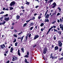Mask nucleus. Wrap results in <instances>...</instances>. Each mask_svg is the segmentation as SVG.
I'll return each mask as SVG.
<instances>
[{
  "label": "nucleus",
  "instance_id": "1",
  "mask_svg": "<svg viewBox=\"0 0 63 63\" xmlns=\"http://www.w3.org/2000/svg\"><path fill=\"white\" fill-rule=\"evenodd\" d=\"M59 47H62V43L61 42L59 41L58 42V44Z\"/></svg>",
  "mask_w": 63,
  "mask_h": 63
},
{
  "label": "nucleus",
  "instance_id": "2",
  "mask_svg": "<svg viewBox=\"0 0 63 63\" xmlns=\"http://www.w3.org/2000/svg\"><path fill=\"white\" fill-rule=\"evenodd\" d=\"M15 4H16V2H15V1H14L11 2L10 4V6H13L15 5Z\"/></svg>",
  "mask_w": 63,
  "mask_h": 63
},
{
  "label": "nucleus",
  "instance_id": "3",
  "mask_svg": "<svg viewBox=\"0 0 63 63\" xmlns=\"http://www.w3.org/2000/svg\"><path fill=\"white\" fill-rule=\"evenodd\" d=\"M18 59V58L17 57H13L12 61H14L15 60H17Z\"/></svg>",
  "mask_w": 63,
  "mask_h": 63
},
{
  "label": "nucleus",
  "instance_id": "4",
  "mask_svg": "<svg viewBox=\"0 0 63 63\" xmlns=\"http://www.w3.org/2000/svg\"><path fill=\"white\" fill-rule=\"evenodd\" d=\"M0 49H4V47H6L5 46V45L4 44L0 45Z\"/></svg>",
  "mask_w": 63,
  "mask_h": 63
},
{
  "label": "nucleus",
  "instance_id": "5",
  "mask_svg": "<svg viewBox=\"0 0 63 63\" xmlns=\"http://www.w3.org/2000/svg\"><path fill=\"white\" fill-rule=\"evenodd\" d=\"M52 5V8H54V7L56 6V3L55 2L53 3Z\"/></svg>",
  "mask_w": 63,
  "mask_h": 63
},
{
  "label": "nucleus",
  "instance_id": "6",
  "mask_svg": "<svg viewBox=\"0 0 63 63\" xmlns=\"http://www.w3.org/2000/svg\"><path fill=\"white\" fill-rule=\"evenodd\" d=\"M47 50V48H45L43 50V53L46 54Z\"/></svg>",
  "mask_w": 63,
  "mask_h": 63
},
{
  "label": "nucleus",
  "instance_id": "7",
  "mask_svg": "<svg viewBox=\"0 0 63 63\" xmlns=\"http://www.w3.org/2000/svg\"><path fill=\"white\" fill-rule=\"evenodd\" d=\"M39 37V36L38 35H36L35 37H34V40H36V39H37V38H38Z\"/></svg>",
  "mask_w": 63,
  "mask_h": 63
},
{
  "label": "nucleus",
  "instance_id": "8",
  "mask_svg": "<svg viewBox=\"0 0 63 63\" xmlns=\"http://www.w3.org/2000/svg\"><path fill=\"white\" fill-rule=\"evenodd\" d=\"M9 19H10L9 17H8L7 18L5 17L4 19L5 20V21H9Z\"/></svg>",
  "mask_w": 63,
  "mask_h": 63
},
{
  "label": "nucleus",
  "instance_id": "9",
  "mask_svg": "<svg viewBox=\"0 0 63 63\" xmlns=\"http://www.w3.org/2000/svg\"><path fill=\"white\" fill-rule=\"evenodd\" d=\"M24 37V36H23L22 37H21V38H18V39H21V42H22V40H23V37Z\"/></svg>",
  "mask_w": 63,
  "mask_h": 63
},
{
  "label": "nucleus",
  "instance_id": "10",
  "mask_svg": "<svg viewBox=\"0 0 63 63\" xmlns=\"http://www.w3.org/2000/svg\"><path fill=\"white\" fill-rule=\"evenodd\" d=\"M19 51H20V50H19V49H18V54L19 56H20L21 55V54L20 53V52H19Z\"/></svg>",
  "mask_w": 63,
  "mask_h": 63
},
{
  "label": "nucleus",
  "instance_id": "11",
  "mask_svg": "<svg viewBox=\"0 0 63 63\" xmlns=\"http://www.w3.org/2000/svg\"><path fill=\"white\" fill-rule=\"evenodd\" d=\"M6 23V22L5 21H4L3 22V23H1V22H0V25H2L3 24H4L5 23Z\"/></svg>",
  "mask_w": 63,
  "mask_h": 63
},
{
  "label": "nucleus",
  "instance_id": "12",
  "mask_svg": "<svg viewBox=\"0 0 63 63\" xmlns=\"http://www.w3.org/2000/svg\"><path fill=\"white\" fill-rule=\"evenodd\" d=\"M58 47L56 46L55 47V50H56L58 49Z\"/></svg>",
  "mask_w": 63,
  "mask_h": 63
},
{
  "label": "nucleus",
  "instance_id": "13",
  "mask_svg": "<svg viewBox=\"0 0 63 63\" xmlns=\"http://www.w3.org/2000/svg\"><path fill=\"white\" fill-rule=\"evenodd\" d=\"M52 59H57V57H52L51 58Z\"/></svg>",
  "mask_w": 63,
  "mask_h": 63
},
{
  "label": "nucleus",
  "instance_id": "14",
  "mask_svg": "<svg viewBox=\"0 0 63 63\" xmlns=\"http://www.w3.org/2000/svg\"><path fill=\"white\" fill-rule=\"evenodd\" d=\"M56 27V26H53V27H51L50 29H52L53 28H55Z\"/></svg>",
  "mask_w": 63,
  "mask_h": 63
},
{
  "label": "nucleus",
  "instance_id": "15",
  "mask_svg": "<svg viewBox=\"0 0 63 63\" xmlns=\"http://www.w3.org/2000/svg\"><path fill=\"white\" fill-rule=\"evenodd\" d=\"M49 14H47V15L45 17V18H48V17H49Z\"/></svg>",
  "mask_w": 63,
  "mask_h": 63
},
{
  "label": "nucleus",
  "instance_id": "16",
  "mask_svg": "<svg viewBox=\"0 0 63 63\" xmlns=\"http://www.w3.org/2000/svg\"><path fill=\"white\" fill-rule=\"evenodd\" d=\"M34 25V23H33V22L31 23L30 24V26H33Z\"/></svg>",
  "mask_w": 63,
  "mask_h": 63
},
{
  "label": "nucleus",
  "instance_id": "17",
  "mask_svg": "<svg viewBox=\"0 0 63 63\" xmlns=\"http://www.w3.org/2000/svg\"><path fill=\"white\" fill-rule=\"evenodd\" d=\"M53 1V0H49V1H48V3H51Z\"/></svg>",
  "mask_w": 63,
  "mask_h": 63
},
{
  "label": "nucleus",
  "instance_id": "18",
  "mask_svg": "<svg viewBox=\"0 0 63 63\" xmlns=\"http://www.w3.org/2000/svg\"><path fill=\"white\" fill-rule=\"evenodd\" d=\"M45 22H48L49 21V20L48 19H45Z\"/></svg>",
  "mask_w": 63,
  "mask_h": 63
},
{
  "label": "nucleus",
  "instance_id": "19",
  "mask_svg": "<svg viewBox=\"0 0 63 63\" xmlns=\"http://www.w3.org/2000/svg\"><path fill=\"white\" fill-rule=\"evenodd\" d=\"M20 18V16H19L18 15H17L16 16V18L17 19H18Z\"/></svg>",
  "mask_w": 63,
  "mask_h": 63
},
{
  "label": "nucleus",
  "instance_id": "20",
  "mask_svg": "<svg viewBox=\"0 0 63 63\" xmlns=\"http://www.w3.org/2000/svg\"><path fill=\"white\" fill-rule=\"evenodd\" d=\"M10 52H12L14 50V49H13V47H12L10 49Z\"/></svg>",
  "mask_w": 63,
  "mask_h": 63
},
{
  "label": "nucleus",
  "instance_id": "21",
  "mask_svg": "<svg viewBox=\"0 0 63 63\" xmlns=\"http://www.w3.org/2000/svg\"><path fill=\"white\" fill-rule=\"evenodd\" d=\"M21 50L22 52H24V49L23 48V47H22V48H21Z\"/></svg>",
  "mask_w": 63,
  "mask_h": 63
},
{
  "label": "nucleus",
  "instance_id": "22",
  "mask_svg": "<svg viewBox=\"0 0 63 63\" xmlns=\"http://www.w3.org/2000/svg\"><path fill=\"white\" fill-rule=\"evenodd\" d=\"M58 33L60 35L61 34V32L60 31H59L58 32Z\"/></svg>",
  "mask_w": 63,
  "mask_h": 63
},
{
  "label": "nucleus",
  "instance_id": "23",
  "mask_svg": "<svg viewBox=\"0 0 63 63\" xmlns=\"http://www.w3.org/2000/svg\"><path fill=\"white\" fill-rule=\"evenodd\" d=\"M24 62L26 63H29V62L27 61V60L26 59H25Z\"/></svg>",
  "mask_w": 63,
  "mask_h": 63
},
{
  "label": "nucleus",
  "instance_id": "24",
  "mask_svg": "<svg viewBox=\"0 0 63 63\" xmlns=\"http://www.w3.org/2000/svg\"><path fill=\"white\" fill-rule=\"evenodd\" d=\"M54 32H58V30H56L55 29H54Z\"/></svg>",
  "mask_w": 63,
  "mask_h": 63
},
{
  "label": "nucleus",
  "instance_id": "25",
  "mask_svg": "<svg viewBox=\"0 0 63 63\" xmlns=\"http://www.w3.org/2000/svg\"><path fill=\"white\" fill-rule=\"evenodd\" d=\"M50 58H51L52 56V53L50 55Z\"/></svg>",
  "mask_w": 63,
  "mask_h": 63
},
{
  "label": "nucleus",
  "instance_id": "26",
  "mask_svg": "<svg viewBox=\"0 0 63 63\" xmlns=\"http://www.w3.org/2000/svg\"><path fill=\"white\" fill-rule=\"evenodd\" d=\"M53 38L54 40H56V37H55V35L54 36Z\"/></svg>",
  "mask_w": 63,
  "mask_h": 63
},
{
  "label": "nucleus",
  "instance_id": "27",
  "mask_svg": "<svg viewBox=\"0 0 63 63\" xmlns=\"http://www.w3.org/2000/svg\"><path fill=\"white\" fill-rule=\"evenodd\" d=\"M62 49V47H60V48H59V51H61Z\"/></svg>",
  "mask_w": 63,
  "mask_h": 63
},
{
  "label": "nucleus",
  "instance_id": "28",
  "mask_svg": "<svg viewBox=\"0 0 63 63\" xmlns=\"http://www.w3.org/2000/svg\"><path fill=\"white\" fill-rule=\"evenodd\" d=\"M44 25V23H42L40 25V26L41 27H42Z\"/></svg>",
  "mask_w": 63,
  "mask_h": 63
},
{
  "label": "nucleus",
  "instance_id": "29",
  "mask_svg": "<svg viewBox=\"0 0 63 63\" xmlns=\"http://www.w3.org/2000/svg\"><path fill=\"white\" fill-rule=\"evenodd\" d=\"M50 30H51L50 28L49 29V30H48V31L47 33V35L48 34V33H49V32L50 31Z\"/></svg>",
  "mask_w": 63,
  "mask_h": 63
},
{
  "label": "nucleus",
  "instance_id": "30",
  "mask_svg": "<svg viewBox=\"0 0 63 63\" xmlns=\"http://www.w3.org/2000/svg\"><path fill=\"white\" fill-rule=\"evenodd\" d=\"M26 25H27V23H25V24H23V27H25V26H26Z\"/></svg>",
  "mask_w": 63,
  "mask_h": 63
},
{
  "label": "nucleus",
  "instance_id": "31",
  "mask_svg": "<svg viewBox=\"0 0 63 63\" xmlns=\"http://www.w3.org/2000/svg\"><path fill=\"white\" fill-rule=\"evenodd\" d=\"M17 44H18V43L17 42H16L15 43V46L16 47L17 46Z\"/></svg>",
  "mask_w": 63,
  "mask_h": 63
},
{
  "label": "nucleus",
  "instance_id": "32",
  "mask_svg": "<svg viewBox=\"0 0 63 63\" xmlns=\"http://www.w3.org/2000/svg\"><path fill=\"white\" fill-rule=\"evenodd\" d=\"M3 18H4V17L2 16V17H1L0 19V20H3Z\"/></svg>",
  "mask_w": 63,
  "mask_h": 63
},
{
  "label": "nucleus",
  "instance_id": "33",
  "mask_svg": "<svg viewBox=\"0 0 63 63\" xmlns=\"http://www.w3.org/2000/svg\"><path fill=\"white\" fill-rule=\"evenodd\" d=\"M57 9H58V10L60 11H60H61V9L60 8H59V7H58L57 8Z\"/></svg>",
  "mask_w": 63,
  "mask_h": 63
},
{
  "label": "nucleus",
  "instance_id": "34",
  "mask_svg": "<svg viewBox=\"0 0 63 63\" xmlns=\"http://www.w3.org/2000/svg\"><path fill=\"white\" fill-rule=\"evenodd\" d=\"M26 4H27V5H29V4H30V3L29 2H27L26 3Z\"/></svg>",
  "mask_w": 63,
  "mask_h": 63
},
{
  "label": "nucleus",
  "instance_id": "35",
  "mask_svg": "<svg viewBox=\"0 0 63 63\" xmlns=\"http://www.w3.org/2000/svg\"><path fill=\"white\" fill-rule=\"evenodd\" d=\"M8 15V14H6L5 15H4V17H6V16H7Z\"/></svg>",
  "mask_w": 63,
  "mask_h": 63
},
{
  "label": "nucleus",
  "instance_id": "36",
  "mask_svg": "<svg viewBox=\"0 0 63 63\" xmlns=\"http://www.w3.org/2000/svg\"><path fill=\"white\" fill-rule=\"evenodd\" d=\"M33 27H32L31 28H30V30H32V29H33Z\"/></svg>",
  "mask_w": 63,
  "mask_h": 63
},
{
  "label": "nucleus",
  "instance_id": "37",
  "mask_svg": "<svg viewBox=\"0 0 63 63\" xmlns=\"http://www.w3.org/2000/svg\"><path fill=\"white\" fill-rule=\"evenodd\" d=\"M4 12L3 11H2L0 13V14H4Z\"/></svg>",
  "mask_w": 63,
  "mask_h": 63
},
{
  "label": "nucleus",
  "instance_id": "38",
  "mask_svg": "<svg viewBox=\"0 0 63 63\" xmlns=\"http://www.w3.org/2000/svg\"><path fill=\"white\" fill-rule=\"evenodd\" d=\"M10 10H13V9H14V8L13 7H10Z\"/></svg>",
  "mask_w": 63,
  "mask_h": 63
},
{
  "label": "nucleus",
  "instance_id": "39",
  "mask_svg": "<svg viewBox=\"0 0 63 63\" xmlns=\"http://www.w3.org/2000/svg\"><path fill=\"white\" fill-rule=\"evenodd\" d=\"M32 19V20H34V19H35V17L33 16V17L32 19Z\"/></svg>",
  "mask_w": 63,
  "mask_h": 63
},
{
  "label": "nucleus",
  "instance_id": "40",
  "mask_svg": "<svg viewBox=\"0 0 63 63\" xmlns=\"http://www.w3.org/2000/svg\"><path fill=\"white\" fill-rule=\"evenodd\" d=\"M27 54L28 55H29V52H28V51H27Z\"/></svg>",
  "mask_w": 63,
  "mask_h": 63
},
{
  "label": "nucleus",
  "instance_id": "41",
  "mask_svg": "<svg viewBox=\"0 0 63 63\" xmlns=\"http://www.w3.org/2000/svg\"><path fill=\"white\" fill-rule=\"evenodd\" d=\"M28 55H26L24 56V57L28 58Z\"/></svg>",
  "mask_w": 63,
  "mask_h": 63
},
{
  "label": "nucleus",
  "instance_id": "42",
  "mask_svg": "<svg viewBox=\"0 0 63 63\" xmlns=\"http://www.w3.org/2000/svg\"><path fill=\"white\" fill-rule=\"evenodd\" d=\"M13 35L15 37H17V35L16 34H14Z\"/></svg>",
  "mask_w": 63,
  "mask_h": 63
},
{
  "label": "nucleus",
  "instance_id": "43",
  "mask_svg": "<svg viewBox=\"0 0 63 63\" xmlns=\"http://www.w3.org/2000/svg\"><path fill=\"white\" fill-rule=\"evenodd\" d=\"M60 15V13H59L57 14V16H59V15Z\"/></svg>",
  "mask_w": 63,
  "mask_h": 63
},
{
  "label": "nucleus",
  "instance_id": "44",
  "mask_svg": "<svg viewBox=\"0 0 63 63\" xmlns=\"http://www.w3.org/2000/svg\"><path fill=\"white\" fill-rule=\"evenodd\" d=\"M37 46V45L36 44L34 45L33 46V47L34 48L35 47H36Z\"/></svg>",
  "mask_w": 63,
  "mask_h": 63
},
{
  "label": "nucleus",
  "instance_id": "45",
  "mask_svg": "<svg viewBox=\"0 0 63 63\" xmlns=\"http://www.w3.org/2000/svg\"><path fill=\"white\" fill-rule=\"evenodd\" d=\"M41 18V16H39L38 17V19H40Z\"/></svg>",
  "mask_w": 63,
  "mask_h": 63
},
{
  "label": "nucleus",
  "instance_id": "46",
  "mask_svg": "<svg viewBox=\"0 0 63 63\" xmlns=\"http://www.w3.org/2000/svg\"><path fill=\"white\" fill-rule=\"evenodd\" d=\"M16 42V39H15L14 41H13V43H15Z\"/></svg>",
  "mask_w": 63,
  "mask_h": 63
},
{
  "label": "nucleus",
  "instance_id": "47",
  "mask_svg": "<svg viewBox=\"0 0 63 63\" xmlns=\"http://www.w3.org/2000/svg\"><path fill=\"white\" fill-rule=\"evenodd\" d=\"M59 60H63V59H62V57Z\"/></svg>",
  "mask_w": 63,
  "mask_h": 63
},
{
  "label": "nucleus",
  "instance_id": "48",
  "mask_svg": "<svg viewBox=\"0 0 63 63\" xmlns=\"http://www.w3.org/2000/svg\"><path fill=\"white\" fill-rule=\"evenodd\" d=\"M60 22H62V19L61 18H60Z\"/></svg>",
  "mask_w": 63,
  "mask_h": 63
},
{
  "label": "nucleus",
  "instance_id": "49",
  "mask_svg": "<svg viewBox=\"0 0 63 63\" xmlns=\"http://www.w3.org/2000/svg\"><path fill=\"white\" fill-rule=\"evenodd\" d=\"M23 15V13H22L20 14V15L21 16H22V15Z\"/></svg>",
  "mask_w": 63,
  "mask_h": 63
},
{
  "label": "nucleus",
  "instance_id": "50",
  "mask_svg": "<svg viewBox=\"0 0 63 63\" xmlns=\"http://www.w3.org/2000/svg\"><path fill=\"white\" fill-rule=\"evenodd\" d=\"M32 20V19H30L29 20H28V22H29V21H30V20Z\"/></svg>",
  "mask_w": 63,
  "mask_h": 63
},
{
  "label": "nucleus",
  "instance_id": "51",
  "mask_svg": "<svg viewBox=\"0 0 63 63\" xmlns=\"http://www.w3.org/2000/svg\"><path fill=\"white\" fill-rule=\"evenodd\" d=\"M47 13L46 12L45 14V16H46L47 15Z\"/></svg>",
  "mask_w": 63,
  "mask_h": 63
},
{
  "label": "nucleus",
  "instance_id": "52",
  "mask_svg": "<svg viewBox=\"0 0 63 63\" xmlns=\"http://www.w3.org/2000/svg\"><path fill=\"white\" fill-rule=\"evenodd\" d=\"M5 10H6V11H9V9L8 8H6V9H5Z\"/></svg>",
  "mask_w": 63,
  "mask_h": 63
},
{
  "label": "nucleus",
  "instance_id": "53",
  "mask_svg": "<svg viewBox=\"0 0 63 63\" xmlns=\"http://www.w3.org/2000/svg\"><path fill=\"white\" fill-rule=\"evenodd\" d=\"M57 21L59 23V22H60V21L59 19H57Z\"/></svg>",
  "mask_w": 63,
  "mask_h": 63
},
{
  "label": "nucleus",
  "instance_id": "54",
  "mask_svg": "<svg viewBox=\"0 0 63 63\" xmlns=\"http://www.w3.org/2000/svg\"><path fill=\"white\" fill-rule=\"evenodd\" d=\"M53 10H51L50 11V12L51 13H52L53 12Z\"/></svg>",
  "mask_w": 63,
  "mask_h": 63
},
{
  "label": "nucleus",
  "instance_id": "55",
  "mask_svg": "<svg viewBox=\"0 0 63 63\" xmlns=\"http://www.w3.org/2000/svg\"><path fill=\"white\" fill-rule=\"evenodd\" d=\"M14 28V27L13 26H12V27H11V29H13Z\"/></svg>",
  "mask_w": 63,
  "mask_h": 63
},
{
  "label": "nucleus",
  "instance_id": "56",
  "mask_svg": "<svg viewBox=\"0 0 63 63\" xmlns=\"http://www.w3.org/2000/svg\"><path fill=\"white\" fill-rule=\"evenodd\" d=\"M21 33H22V32H21L20 33H18V35H19L21 34Z\"/></svg>",
  "mask_w": 63,
  "mask_h": 63
},
{
  "label": "nucleus",
  "instance_id": "57",
  "mask_svg": "<svg viewBox=\"0 0 63 63\" xmlns=\"http://www.w3.org/2000/svg\"><path fill=\"white\" fill-rule=\"evenodd\" d=\"M10 62V61H8L7 62H6V63H9Z\"/></svg>",
  "mask_w": 63,
  "mask_h": 63
},
{
  "label": "nucleus",
  "instance_id": "58",
  "mask_svg": "<svg viewBox=\"0 0 63 63\" xmlns=\"http://www.w3.org/2000/svg\"><path fill=\"white\" fill-rule=\"evenodd\" d=\"M31 34H30L29 35V37H31Z\"/></svg>",
  "mask_w": 63,
  "mask_h": 63
},
{
  "label": "nucleus",
  "instance_id": "59",
  "mask_svg": "<svg viewBox=\"0 0 63 63\" xmlns=\"http://www.w3.org/2000/svg\"><path fill=\"white\" fill-rule=\"evenodd\" d=\"M61 55H62V56H63V52H62V53Z\"/></svg>",
  "mask_w": 63,
  "mask_h": 63
},
{
  "label": "nucleus",
  "instance_id": "60",
  "mask_svg": "<svg viewBox=\"0 0 63 63\" xmlns=\"http://www.w3.org/2000/svg\"><path fill=\"white\" fill-rule=\"evenodd\" d=\"M54 46L53 45H52L51 48H53V47H54Z\"/></svg>",
  "mask_w": 63,
  "mask_h": 63
},
{
  "label": "nucleus",
  "instance_id": "61",
  "mask_svg": "<svg viewBox=\"0 0 63 63\" xmlns=\"http://www.w3.org/2000/svg\"><path fill=\"white\" fill-rule=\"evenodd\" d=\"M38 6H37L35 7V8L37 9V8H38Z\"/></svg>",
  "mask_w": 63,
  "mask_h": 63
},
{
  "label": "nucleus",
  "instance_id": "62",
  "mask_svg": "<svg viewBox=\"0 0 63 63\" xmlns=\"http://www.w3.org/2000/svg\"><path fill=\"white\" fill-rule=\"evenodd\" d=\"M12 25H15V23H13L12 24Z\"/></svg>",
  "mask_w": 63,
  "mask_h": 63
},
{
  "label": "nucleus",
  "instance_id": "63",
  "mask_svg": "<svg viewBox=\"0 0 63 63\" xmlns=\"http://www.w3.org/2000/svg\"><path fill=\"white\" fill-rule=\"evenodd\" d=\"M57 29L58 30H60V29H59V28H57Z\"/></svg>",
  "mask_w": 63,
  "mask_h": 63
},
{
  "label": "nucleus",
  "instance_id": "64",
  "mask_svg": "<svg viewBox=\"0 0 63 63\" xmlns=\"http://www.w3.org/2000/svg\"><path fill=\"white\" fill-rule=\"evenodd\" d=\"M60 27H62V24H61L60 25Z\"/></svg>",
  "mask_w": 63,
  "mask_h": 63
}]
</instances>
